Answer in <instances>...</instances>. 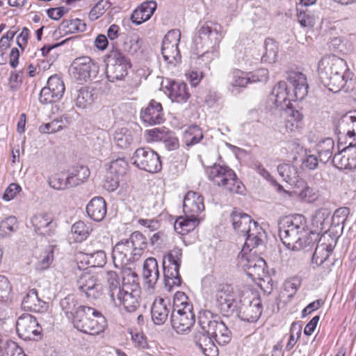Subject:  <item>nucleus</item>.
<instances>
[{"label":"nucleus","mask_w":356,"mask_h":356,"mask_svg":"<svg viewBox=\"0 0 356 356\" xmlns=\"http://www.w3.org/2000/svg\"><path fill=\"white\" fill-rule=\"evenodd\" d=\"M208 179L216 186L232 193L243 194L245 186L229 167L214 164L206 170Z\"/></svg>","instance_id":"obj_7"},{"label":"nucleus","mask_w":356,"mask_h":356,"mask_svg":"<svg viewBox=\"0 0 356 356\" xmlns=\"http://www.w3.org/2000/svg\"><path fill=\"white\" fill-rule=\"evenodd\" d=\"M277 172L286 182H295L298 177L297 168L291 164L283 163L279 165Z\"/></svg>","instance_id":"obj_42"},{"label":"nucleus","mask_w":356,"mask_h":356,"mask_svg":"<svg viewBox=\"0 0 356 356\" xmlns=\"http://www.w3.org/2000/svg\"><path fill=\"white\" fill-rule=\"evenodd\" d=\"M318 72L323 84L333 92L341 91L350 83L354 76L346 61L333 54L325 55L321 59Z\"/></svg>","instance_id":"obj_2"},{"label":"nucleus","mask_w":356,"mask_h":356,"mask_svg":"<svg viewBox=\"0 0 356 356\" xmlns=\"http://www.w3.org/2000/svg\"><path fill=\"white\" fill-rule=\"evenodd\" d=\"M204 210L203 197L194 191H188L183 200L184 216L179 217L175 222V229L181 234L193 230L200 223V213Z\"/></svg>","instance_id":"obj_5"},{"label":"nucleus","mask_w":356,"mask_h":356,"mask_svg":"<svg viewBox=\"0 0 356 356\" xmlns=\"http://www.w3.org/2000/svg\"><path fill=\"white\" fill-rule=\"evenodd\" d=\"M350 213V209L348 207H340L335 210L332 218V222L334 226H339L343 224Z\"/></svg>","instance_id":"obj_56"},{"label":"nucleus","mask_w":356,"mask_h":356,"mask_svg":"<svg viewBox=\"0 0 356 356\" xmlns=\"http://www.w3.org/2000/svg\"><path fill=\"white\" fill-rule=\"evenodd\" d=\"M195 345L205 356H218V350L211 336L204 332L200 328L195 334Z\"/></svg>","instance_id":"obj_26"},{"label":"nucleus","mask_w":356,"mask_h":356,"mask_svg":"<svg viewBox=\"0 0 356 356\" xmlns=\"http://www.w3.org/2000/svg\"><path fill=\"white\" fill-rule=\"evenodd\" d=\"M170 312V303L168 299L161 297L155 298L152 305L151 315L156 325H163L168 319Z\"/></svg>","instance_id":"obj_25"},{"label":"nucleus","mask_w":356,"mask_h":356,"mask_svg":"<svg viewBox=\"0 0 356 356\" xmlns=\"http://www.w3.org/2000/svg\"><path fill=\"white\" fill-rule=\"evenodd\" d=\"M334 165L340 170L356 168V154H350L346 149L336 154L332 159Z\"/></svg>","instance_id":"obj_34"},{"label":"nucleus","mask_w":356,"mask_h":356,"mask_svg":"<svg viewBox=\"0 0 356 356\" xmlns=\"http://www.w3.org/2000/svg\"><path fill=\"white\" fill-rule=\"evenodd\" d=\"M250 83L265 82L268 79V72L266 69H259L253 72H248Z\"/></svg>","instance_id":"obj_62"},{"label":"nucleus","mask_w":356,"mask_h":356,"mask_svg":"<svg viewBox=\"0 0 356 356\" xmlns=\"http://www.w3.org/2000/svg\"><path fill=\"white\" fill-rule=\"evenodd\" d=\"M114 140L117 146L122 149L131 147L133 143L132 131L125 127L116 129L114 134Z\"/></svg>","instance_id":"obj_40"},{"label":"nucleus","mask_w":356,"mask_h":356,"mask_svg":"<svg viewBox=\"0 0 356 356\" xmlns=\"http://www.w3.org/2000/svg\"><path fill=\"white\" fill-rule=\"evenodd\" d=\"M182 257V250L181 248H173L168 255L164 258V260L169 263V264H179L181 265Z\"/></svg>","instance_id":"obj_63"},{"label":"nucleus","mask_w":356,"mask_h":356,"mask_svg":"<svg viewBox=\"0 0 356 356\" xmlns=\"http://www.w3.org/2000/svg\"><path fill=\"white\" fill-rule=\"evenodd\" d=\"M252 248L243 251V248L238 257V264L247 271V274L253 277L261 279L264 275L266 262L261 258L252 252Z\"/></svg>","instance_id":"obj_11"},{"label":"nucleus","mask_w":356,"mask_h":356,"mask_svg":"<svg viewBox=\"0 0 356 356\" xmlns=\"http://www.w3.org/2000/svg\"><path fill=\"white\" fill-rule=\"evenodd\" d=\"M278 54V46L273 40L268 38L265 40V52L261 60L264 62L274 63L276 61Z\"/></svg>","instance_id":"obj_44"},{"label":"nucleus","mask_w":356,"mask_h":356,"mask_svg":"<svg viewBox=\"0 0 356 356\" xmlns=\"http://www.w3.org/2000/svg\"><path fill=\"white\" fill-rule=\"evenodd\" d=\"M19 337L24 340H36L40 338L42 328L37 319L29 314L20 316L16 323Z\"/></svg>","instance_id":"obj_17"},{"label":"nucleus","mask_w":356,"mask_h":356,"mask_svg":"<svg viewBox=\"0 0 356 356\" xmlns=\"http://www.w3.org/2000/svg\"><path fill=\"white\" fill-rule=\"evenodd\" d=\"M304 216L296 214L284 218L280 223L279 236L289 250L299 251L313 242Z\"/></svg>","instance_id":"obj_3"},{"label":"nucleus","mask_w":356,"mask_h":356,"mask_svg":"<svg viewBox=\"0 0 356 356\" xmlns=\"http://www.w3.org/2000/svg\"><path fill=\"white\" fill-rule=\"evenodd\" d=\"M157 4L154 1H145L135 9V25H139L148 20L156 8Z\"/></svg>","instance_id":"obj_35"},{"label":"nucleus","mask_w":356,"mask_h":356,"mask_svg":"<svg viewBox=\"0 0 356 356\" xmlns=\"http://www.w3.org/2000/svg\"><path fill=\"white\" fill-rule=\"evenodd\" d=\"M198 325L204 332L211 336L220 346L227 344L231 340V332L220 317L209 310L200 312Z\"/></svg>","instance_id":"obj_8"},{"label":"nucleus","mask_w":356,"mask_h":356,"mask_svg":"<svg viewBox=\"0 0 356 356\" xmlns=\"http://www.w3.org/2000/svg\"><path fill=\"white\" fill-rule=\"evenodd\" d=\"M163 275L165 281V288L168 291L172 290V286H179L181 285V279L179 275V264H169L165 260H163Z\"/></svg>","instance_id":"obj_31"},{"label":"nucleus","mask_w":356,"mask_h":356,"mask_svg":"<svg viewBox=\"0 0 356 356\" xmlns=\"http://www.w3.org/2000/svg\"><path fill=\"white\" fill-rule=\"evenodd\" d=\"M92 147L95 150L100 151L109 143L108 134L104 130H98L90 138Z\"/></svg>","instance_id":"obj_49"},{"label":"nucleus","mask_w":356,"mask_h":356,"mask_svg":"<svg viewBox=\"0 0 356 356\" xmlns=\"http://www.w3.org/2000/svg\"><path fill=\"white\" fill-rule=\"evenodd\" d=\"M355 128L356 110H354L347 112L340 118L336 125V131L351 138L355 134Z\"/></svg>","instance_id":"obj_30"},{"label":"nucleus","mask_w":356,"mask_h":356,"mask_svg":"<svg viewBox=\"0 0 356 356\" xmlns=\"http://www.w3.org/2000/svg\"><path fill=\"white\" fill-rule=\"evenodd\" d=\"M106 202L102 197H93L86 206L88 216L95 221H102L106 214Z\"/></svg>","instance_id":"obj_32"},{"label":"nucleus","mask_w":356,"mask_h":356,"mask_svg":"<svg viewBox=\"0 0 356 356\" xmlns=\"http://www.w3.org/2000/svg\"><path fill=\"white\" fill-rule=\"evenodd\" d=\"M248 72L240 70H234L232 72V81L228 86V90L232 93L238 92V88H245L250 83Z\"/></svg>","instance_id":"obj_37"},{"label":"nucleus","mask_w":356,"mask_h":356,"mask_svg":"<svg viewBox=\"0 0 356 356\" xmlns=\"http://www.w3.org/2000/svg\"><path fill=\"white\" fill-rule=\"evenodd\" d=\"M330 216V211L326 208L317 209L312 217V225L317 229L323 231L325 225L328 224V218Z\"/></svg>","instance_id":"obj_41"},{"label":"nucleus","mask_w":356,"mask_h":356,"mask_svg":"<svg viewBox=\"0 0 356 356\" xmlns=\"http://www.w3.org/2000/svg\"><path fill=\"white\" fill-rule=\"evenodd\" d=\"M47 86L57 92L58 96H63L65 88L63 81L56 75L51 76L47 81Z\"/></svg>","instance_id":"obj_55"},{"label":"nucleus","mask_w":356,"mask_h":356,"mask_svg":"<svg viewBox=\"0 0 356 356\" xmlns=\"http://www.w3.org/2000/svg\"><path fill=\"white\" fill-rule=\"evenodd\" d=\"M165 88L172 102L183 104L186 103L191 97L188 88L184 82L169 81Z\"/></svg>","instance_id":"obj_23"},{"label":"nucleus","mask_w":356,"mask_h":356,"mask_svg":"<svg viewBox=\"0 0 356 356\" xmlns=\"http://www.w3.org/2000/svg\"><path fill=\"white\" fill-rule=\"evenodd\" d=\"M203 138L201 129L197 125L191 126L184 133V139L187 146L195 145Z\"/></svg>","instance_id":"obj_46"},{"label":"nucleus","mask_w":356,"mask_h":356,"mask_svg":"<svg viewBox=\"0 0 356 356\" xmlns=\"http://www.w3.org/2000/svg\"><path fill=\"white\" fill-rule=\"evenodd\" d=\"M90 266L102 267L106 262L105 252L102 250H97L90 253Z\"/></svg>","instance_id":"obj_57"},{"label":"nucleus","mask_w":356,"mask_h":356,"mask_svg":"<svg viewBox=\"0 0 356 356\" xmlns=\"http://www.w3.org/2000/svg\"><path fill=\"white\" fill-rule=\"evenodd\" d=\"M180 38L179 30L172 29L166 33L163 40L161 53L164 60L168 63L175 65L181 59L178 49Z\"/></svg>","instance_id":"obj_15"},{"label":"nucleus","mask_w":356,"mask_h":356,"mask_svg":"<svg viewBox=\"0 0 356 356\" xmlns=\"http://www.w3.org/2000/svg\"><path fill=\"white\" fill-rule=\"evenodd\" d=\"M38 261L35 268L38 270H43L47 269L54 260V249L49 246L37 257Z\"/></svg>","instance_id":"obj_45"},{"label":"nucleus","mask_w":356,"mask_h":356,"mask_svg":"<svg viewBox=\"0 0 356 356\" xmlns=\"http://www.w3.org/2000/svg\"><path fill=\"white\" fill-rule=\"evenodd\" d=\"M106 286L108 290L112 301L117 305L115 296L124 310L128 313L134 312V277L130 279L129 283L124 281V275H122V287L120 284V279L116 272L108 271L105 275Z\"/></svg>","instance_id":"obj_6"},{"label":"nucleus","mask_w":356,"mask_h":356,"mask_svg":"<svg viewBox=\"0 0 356 356\" xmlns=\"http://www.w3.org/2000/svg\"><path fill=\"white\" fill-rule=\"evenodd\" d=\"M31 223L34 231L39 235L52 236L54 234L56 223L51 213H37L32 217Z\"/></svg>","instance_id":"obj_21"},{"label":"nucleus","mask_w":356,"mask_h":356,"mask_svg":"<svg viewBox=\"0 0 356 356\" xmlns=\"http://www.w3.org/2000/svg\"><path fill=\"white\" fill-rule=\"evenodd\" d=\"M262 313V305L260 298H253L249 305L243 306L239 312L238 317L244 321L254 323Z\"/></svg>","instance_id":"obj_28"},{"label":"nucleus","mask_w":356,"mask_h":356,"mask_svg":"<svg viewBox=\"0 0 356 356\" xmlns=\"http://www.w3.org/2000/svg\"><path fill=\"white\" fill-rule=\"evenodd\" d=\"M230 220L237 234L245 237L244 252L250 248H254L264 243L265 231L249 215L234 209L230 214Z\"/></svg>","instance_id":"obj_4"},{"label":"nucleus","mask_w":356,"mask_h":356,"mask_svg":"<svg viewBox=\"0 0 356 356\" xmlns=\"http://www.w3.org/2000/svg\"><path fill=\"white\" fill-rule=\"evenodd\" d=\"M90 170L84 165L74 167L68 175V183L72 187H75L83 183L89 177Z\"/></svg>","instance_id":"obj_38"},{"label":"nucleus","mask_w":356,"mask_h":356,"mask_svg":"<svg viewBox=\"0 0 356 356\" xmlns=\"http://www.w3.org/2000/svg\"><path fill=\"white\" fill-rule=\"evenodd\" d=\"M60 121L54 120L53 121L43 124L39 127V131L42 134H54L63 129V126L59 124Z\"/></svg>","instance_id":"obj_60"},{"label":"nucleus","mask_w":356,"mask_h":356,"mask_svg":"<svg viewBox=\"0 0 356 356\" xmlns=\"http://www.w3.org/2000/svg\"><path fill=\"white\" fill-rule=\"evenodd\" d=\"M65 33L83 32L86 29V24L80 19L63 20L60 26Z\"/></svg>","instance_id":"obj_43"},{"label":"nucleus","mask_w":356,"mask_h":356,"mask_svg":"<svg viewBox=\"0 0 356 356\" xmlns=\"http://www.w3.org/2000/svg\"><path fill=\"white\" fill-rule=\"evenodd\" d=\"M49 185L56 190H64L70 188L68 183V177H65L64 175H56L49 179Z\"/></svg>","instance_id":"obj_54"},{"label":"nucleus","mask_w":356,"mask_h":356,"mask_svg":"<svg viewBox=\"0 0 356 356\" xmlns=\"http://www.w3.org/2000/svg\"><path fill=\"white\" fill-rule=\"evenodd\" d=\"M108 59L106 69L108 80L114 82L123 79L127 75L128 69L131 68V63L122 53L118 51L111 52Z\"/></svg>","instance_id":"obj_12"},{"label":"nucleus","mask_w":356,"mask_h":356,"mask_svg":"<svg viewBox=\"0 0 356 356\" xmlns=\"http://www.w3.org/2000/svg\"><path fill=\"white\" fill-rule=\"evenodd\" d=\"M213 300L216 307L225 316L232 314L236 308L235 295L229 285L218 284L213 293Z\"/></svg>","instance_id":"obj_13"},{"label":"nucleus","mask_w":356,"mask_h":356,"mask_svg":"<svg viewBox=\"0 0 356 356\" xmlns=\"http://www.w3.org/2000/svg\"><path fill=\"white\" fill-rule=\"evenodd\" d=\"M76 285L78 289L85 293L88 298L97 299L101 297L103 292L102 284L97 276L88 271L82 272L79 275Z\"/></svg>","instance_id":"obj_19"},{"label":"nucleus","mask_w":356,"mask_h":356,"mask_svg":"<svg viewBox=\"0 0 356 356\" xmlns=\"http://www.w3.org/2000/svg\"><path fill=\"white\" fill-rule=\"evenodd\" d=\"M140 119L148 125L161 124L164 121L161 104L151 100L146 108L140 111Z\"/></svg>","instance_id":"obj_24"},{"label":"nucleus","mask_w":356,"mask_h":356,"mask_svg":"<svg viewBox=\"0 0 356 356\" xmlns=\"http://www.w3.org/2000/svg\"><path fill=\"white\" fill-rule=\"evenodd\" d=\"M285 81L278 82L268 97V104L271 108L286 111L291 106V101H300L308 93V83L304 74L298 71H290L287 73Z\"/></svg>","instance_id":"obj_1"},{"label":"nucleus","mask_w":356,"mask_h":356,"mask_svg":"<svg viewBox=\"0 0 356 356\" xmlns=\"http://www.w3.org/2000/svg\"><path fill=\"white\" fill-rule=\"evenodd\" d=\"M332 250L333 248L331 244L325 243H318L313 254L312 263L315 264L317 266H321L328 259Z\"/></svg>","instance_id":"obj_39"},{"label":"nucleus","mask_w":356,"mask_h":356,"mask_svg":"<svg viewBox=\"0 0 356 356\" xmlns=\"http://www.w3.org/2000/svg\"><path fill=\"white\" fill-rule=\"evenodd\" d=\"M90 227L87 226L83 221H78L72 227V232L76 235V240L78 241L86 239L90 233Z\"/></svg>","instance_id":"obj_53"},{"label":"nucleus","mask_w":356,"mask_h":356,"mask_svg":"<svg viewBox=\"0 0 356 356\" xmlns=\"http://www.w3.org/2000/svg\"><path fill=\"white\" fill-rule=\"evenodd\" d=\"M133 252L134 241L128 239L117 243L113 250V262L115 266H121L122 275L127 283L134 277Z\"/></svg>","instance_id":"obj_9"},{"label":"nucleus","mask_w":356,"mask_h":356,"mask_svg":"<svg viewBox=\"0 0 356 356\" xmlns=\"http://www.w3.org/2000/svg\"><path fill=\"white\" fill-rule=\"evenodd\" d=\"M111 4L108 0H100L90 10L88 17L91 21L99 18L110 7Z\"/></svg>","instance_id":"obj_51"},{"label":"nucleus","mask_w":356,"mask_h":356,"mask_svg":"<svg viewBox=\"0 0 356 356\" xmlns=\"http://www.w3.org/2000/svg\"><path fill=\"white\" fill-rule=\"evenodd\" d=\"M22 307L24 310L42 313L48 308V304L38 298L37 291L31 289L23 298Z\"/></svg>","instance_id":"obj_29"},{"label":"nucleus","mask_w":356,"mask_h":356,"mask_svg":"<svg viewBox=\"0 0 356 356\" xmlns=\"http://www.w3.org/2000/svg\"><path fill=\"white\" fill-rule=\"evenodd\" d=\"M120 177L117 175H114L110 173L109 171L106 170L104 181V187L108 191H113L119 186Z\"/></svg>","instance_id":"obj_59"},{"label":"nucleus","mask_w":356,"mask_h":356,"mask_svg":"<svg viewBox=\"0 0 356 356\" xmlns=\"http://www.w3.org/2000/svg\"><path fill=\"white\" fill-rule=\"evenodd\" d=\"M220 24L213 22L200 23L198 26L197 34L193 38V42L197 46L203 47L204 44L211 43L216 44L222 38Z\"/></svg>","instance_id":"obj_14"},{"label":"nucleus","mask_w":356,"mask_h":356,"mask_svg":"<svg viewBox=\"0 0 356 356\" xmlns=\"http://www.w3.org/2000/svg\"><path fill=\"white\" fill-rule=\"evenodd\" d=\"M128 167V163L124 158H118L108 165L106 170L120 177L126 174Z\"/></svg>","instance_id":"obj_47"},{"label":"nucleus","mask_w":356,"mask_h":356,"mask_svg":"<svg viewBox=\"0 0 356 356\" xmlns=\"http://www.w3.org/2000/svg\"><path fill=\"white\" fill-rule=\"evenodd\" d=\"M92 307H87L84 305L78 306L74 315V319L72 320L74 327L77 329L76 320L81 319L83 323L88 324L89 321L92 318V314L93 311Z\"/></svg>","instance_id":"obj_48"},{"label":"nucleus","mask_w":356,"mask_h":356,"mask_svg":"<svg viewBox=\"0 0 356 356\" xmlns=\"http://www.w3.org/2000/svg\"><path fill=\"white\" fill-rule=\"evenodd\" d=\"M17 218L15 216H9L0 223V231L5 235L10 234L17 227Z\"/></svg>","instance_id":"obj_58"},{"label":"nucleus","mask_w":356,"mask_h":356,"mask_svg":"<svg viewBox=\"0 0 356 356\" xmlns=\"http://www.w3.org/2000/svg\"><path fill=\"white\" fill-rule=\"evenodd\" d=\"M145 134L149 140L154 142H163L165 148L169 151L179 148V143L175 134L165 127L154 128L146 130Z\"/></svg>","instance_id":"obj_20"},{"label":"nucleus","mask_w":356,"mask_h":356,"mask_svg":"<svg viewBox=\"0 0 356 356\" xmlns=\"http://www.w3.org/2000/svg\"><path fill=\"white\" fill-rule=\"evenodd\" d=\"M297 17L298 22L303 27H312L315 24L314 14L307 9L297 8Z\"/></svg>","instance_id":"obj_50"},{"label":"nucleus","mask_w":356,"mask_h":356,"mask_svg":"<svg viewBox=\"0 0 356 356\" xmlns=\"http://www.w3.org/2000/svg\"><path fill=\"white\" fill-rule=\"evenodd\" d=\"M22 83V75L17 71L12 72L9 77L8 86L12 91L17 90Z\"/></svg>","instance_id":"obj_64"},{"label":"nucleus","mask_w":356,"mask_h":356,"mask_svg":"<svg viewBox=\"0 0 356 356\" xmlns=\"http://www.w3.org/2000/svg\"><path fill=\"white\" fill-rule=\"evenodd\" d=\"M97 98L95 90L90 87H82L74 94L75 105L79 108H86Z\"/></svg>","instance_id":"obj_33"},{"label":"nucleus","mask_w":356,"mask_h":356,"mask_svg":"<svg viewBox=\"0 0 356 356\" xmlns=\"http://www.w3.org/2000/svg\"><path fill=\"white\" fill-rule=\"evenodd\" d=\"M99 70V65L94 60L88 56H81L73 60L70 72L76 80L87 82L97 76Z\"/></svg>","instance_id":"obj_10"},{"label":"nucleus","mask_w":356,"mask_h":356,"mask_svg":"<svg viewBox=\"0 0 356 356\" xmlns=\"http://www.w3.org/2000/svg\"><path fill=\"white\" fill-rule=\"evenodd\" d=\"M195 323V314L193 305H186L184 307L174 309L171 314L172 327L177 333H185L189 331Z\"/></svg>","instance_id":"obj_18"},{"label":"nucleus","mask_w":356,"mask_h":356,"mask_svg":"<svg viewBox=\"0 0 356 356\" xmlns=\"http://www.w3.org/2000/svg\"><path fill=\"white\" fill-rule=\"evenodd\" d=\"M62 310L65 313L68 318L74 319V315L77 307V302L74 297L68 296L62 299L60 302Z\"/></svg>","instance_id":"obj_52"},{"label":"nucleus","mask_w":356,"mask_h":356,"mask_svg":"<svg viewBox=\"0 0 356 356\" xmlns=\"http://www.w3.org/2000/svg\"><path fill=\"white\" fill-rule=\"evenodd\" d=\"M334 147V143L331 138H324L317 143L316 149L320 162L326 163L331 158L333 159Z\"/></svg>","instance_id":"obj_36"},{"label":"nucleus","mask_w":356,"mask_h":356,"mask_svg":"<svg viewBox=\"0 0 356 356\" xmlns=\"http://www.w3.org/2000/svg\"><path fill=\"white\" fill-rule=\"evenodd\" d=\"M92 316L93 318L89 321L88 324L83 323L81 319L76 320L77 330L91 335H96L102 332L106 325L105 318L95 309H93Z\"/></svg>","instance_id":"obj_22"},{"label":"nucleus","mask_w":356,"mask_h":356,"mask_svg":"<svg viewBox=\"0 0 356 356\" xmlns=\"http://www.w3.org/2000/svg\"><path fill=\"white\" fill-rule=\"evenodd\" d=\"M141 275L147 288H153L159 277V271L156 259L149 257L143 265Z\"/></svg>","instance_id":"obj_27"},{"label":"nucleus","mask_w":356,"mask_h":356,"mask_svg":"<svg viewBox=\"0 0 356 356\" xmlns=\"http://www.w3.org/2000/svg\"><path fill=\"white\" fill-rule=\"evenodd\" d=\"M319 192L316 188L306 186L300 192V197L309 202H314L318 199Z\"/></svg>","instance_id":"obj_61"},{"label":"nucleus","mask_w":356,"mask_h":356,"mask_svg":"<svg viewBox=\"0 0 356 356\" xmlns=\"http://www.w3.org/2000/svg\"><path fill=\"white\" fill-rule=\"evenodd\" d=\"M135 165L150 173L157 172L162 168L159 156L150 148H138L135 151Z\"/></svg>","instance_id":"obj_16"}]
</instances>
